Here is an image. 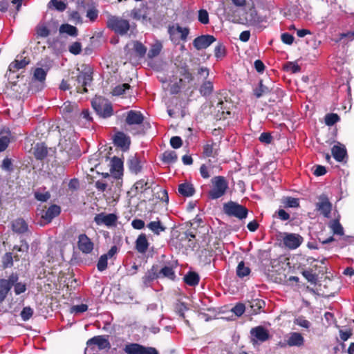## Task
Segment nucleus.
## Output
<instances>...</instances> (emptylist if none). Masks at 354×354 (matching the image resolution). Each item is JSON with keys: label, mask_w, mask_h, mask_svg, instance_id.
Returning <instances> with one entry per match:
<instances>
[{"label": "nucleus", "mask_w": 354, "mask_h": 354, "mask_svg": "<svg viewBox=\"0 0 354 354\" xmlns=\"http://www.w3.org/2000/svg\"><path fill=\"white\" fill-rule=\"evenodd\" d=\"M93 81V71L91 68H86L80 72L76 76H72L69 82L72 86L75 87L77 93H85L88 91L86 86H89Z\"/></svg>", "instance_id": "1"}, {"label": "nucleus", "mask_w": 354, "mask_h": 354, "mask_svg": "<svg viewBox=\"0 0 354 354\" xmlns=\"http://www.w3.org/2000/svg\"><path fill=\"white\" fill-rule=\"evenodd\" d=\"M106 26L115 34L122 36L127 34L131 28V25L128 19H123L119 16L113 15L109 17L106 21Z\"/></svg>", "instance_id": "2"}, {"label": "nucleus", "mask_w": 354, "mask_h": 354, "mask_svg": "<svg viewBox=\"0 0 354 354\" xmlns=\"http://www.w3.org/2000/svg\"><path fill=\"white\" fill-rule=\"evenodd\" d=\"M212 189L208 192L210 199L214 200L222 197L228 189V183L222 176H215L212 179Z\"/></svg>", "instance_id": "3"}, {"label": "nucleus", "mask_w": 354, "mask_h": 354, "mask_svg": "<svg viewBox=\"0 0 354 354\" xmlns=\"http://www.w3.org/2000/svg\"><path fill=\"white\" fill-rule=\"evenodd\" d=\"M91 105L100 117L106 118L111 117L113 113L111 103L104 97H95L91 102Z\"/></svg>", "instance_id": "4"}, {"label": "nucleus", "mask_w": 354, "mask_h": 354, "mask_svg": "<svg viewBox=\"0 0 354 354\" xmlns=\"http://www.w3.org/2000/svg\"><path fill=\"white\" fill-rule=\"evenodd\" d=\"M189 31L188 27H182L179 24L169 25L167 29L169 39L175 45L179 44L180 40L183 42L187 41Z\"/></svg>", "instance_id": "5"}, {"label": "nucleus", "mask_w": 354, "mask_h": 354, "mask_svg": "<svg viewBox=\"0 0 354 354\" xmlns=\"http://www.w3.org/2000/svg\"><path fill=\"white\" fill-rule=\"evenodd\" d=\"M223 212L228 216H233L239 220L245 218L248 214V209L245 206L234 201L225 203Z\"/></svg>", "instance_id": "6"}, {"label": "nucleus", "mask_w": 354, "mask_h": 354, "mask_svg": "<svg viewBox=\"0 0 354 354\" xmlns=\"http://www.w3.org/2000/svg\"><path fill=\"white\" fill-rule=\"evenodd\" d=\"M108 336L106 335H96L89 339L86 342L87 348L85 349V354L89 353L90 351H95L96 346L99 350L109 349L111 344L108 339Z\"/></svg>", "instance_id": "7"}, {"label": "nucleus", "mask_w": 354, "mask_h": 354, "mask_svg": "<svg viewBox=\"0 0 354 354\" xmlns=\"http://www.w3.org/2000/svg\"><path fill=\"white\" fill-rule=\"evenodd\" d=\"M124 351L127 354H159L156 348L145 346L138 343L126 344Z\"/></svg>", "instance_id": "8"}, {"label": "nucleus", "mask_w": 354, "mask_h": 354, "mask_svg": "<svg viewBox=\"0 0 354 354\" xmlns=\"http://www.w3.org/2000/svg\"><path fill=\"white\" fill-rule=\"evenodd\" d=\"M333 205L326 194L318 196V201L315 203V209L326 218L330 217Z\"/></svg>", "instance_id": "9"}, {"label": "nucleus", "mask_w": 354, "mask_h": 354, "mask_svg": "<svg viewBox=\"0 0 354 354\" xmlns=\"http://www.w3.org/2000/svg\"><path fill=\"white\" fill-rule=\"evenodd\" d=\"M303 237L295 233L284 232L283 235V244L290 250L299 248L303 243Z\"/></svg>", "instance_id": "10"}, {"label": "nucleus", "mask_w": 354, "mask_h": 354, "mask_svg": "<svg viewBox=\"0 0 354 354\" xmlns=\"http://www.w3.org/2000/svg\"><path fill=\"white\" fill-rule=\"evenodd\" d=\"M250 335L251 341L253 344H256L258 342H264L270 338L268 330L262 326L252 328Z\"/></svg>", "instance_id": "11"}, {"label": "nucleus", "mask_w": 354, "mask_h": 354, "mask_svg": "<svg viewBox=\"0 0 354 354\" xmlns=\"http://www.w3.org/2000/svg\"><path fill=\"white\" fill-rule=\"evenodd\" d=\"M117 220V215L113 213L106 214L105 213L102 212L96 214L94 217V221L97 225H101L104 224L108 227L115 225Z\"/></svg>", "instance_id": "12"}, {"label": "nucleus", "mask_w": 354, "mask_h": 354, "mask_svg": "<svg viewBox=\"0 0 354 354\" xmlns=\"http://www.w3.org/2000/svg\"><path fill=\"white\" fill-rule=\"evenodd\" d=\"M216 41L214 36L203 35L196 37L193 41L194 47L198 50L205 49Z\"/></svg>", "instance_id": "13"}, {"label": "nucleus", "mask_w": 354, "mask_h": 354, "mask_svg": "<svg viewBox=\"0 0 354 354\" xmlns=\"http://www.w3.org/2000/svg\"><path fill=\"white\" fill-rule=\"evenodd\" d=\"M78 249L84 254H90L94 248V244L90 238L85 234H81L78 236Z\"/></svg>", "instance_id": "14"}, {"label": "nucleus", "mask_w": 354, "mask_h": 354, "mask_svg": "<svg viewBox=\"0 0 354 354\" xmlns=\"http://www.w3.org/2000/svg\"><path fill=\"white\" fill-rule=\"evenodd\" d=\"M113 143L123 151H126L129 149L131 140L124 132L118 131L114 135Z\"/></svg>", "instance_id": "15"}, {"label": "nucleus", "mask_w": 354, "mask_h": 354, "mask_svg": "<svg viewBox=\"0 0 354 354\" xmlns=\"http://www.w3.org/2000/svg\"><path fill=\"white\" fill-rule=\"evenodd\" d=\"M219 145L213 140H208L203 147V155L204 157L215 158L218 155Z\"/></svg>", "instance_id": "16"}, {"label": "nucleus", "mask_w": 354, "mask_h": 354, "mask_svg": "<svg viewBox=\"0 0 354 354\" xmlns=\"http://www.w3.org/2000/svg\"><path fill=\"white\" fill-rule=\"evenodd\" d=\"M125 122L130 127L133 125L140 126L143 124L144 116L140 111L131 110L127 113Z\"/></svg>", "instance_id": "17"}, {"label": "nucleus", "mask_w": 354, "mask_h": 354, "mask_svg": "<svg viewBox=\"0 0 354 354\" xmlns=\"http://www.w3.org/2000/svg\"><path fill=\"white\" fill-rule=\"evenodd\" d=\"M110 171L115 178H120L123 174V161L121 158L113 156L111 160Z\"/></svg>", "instance_id": "18"}, {"label": "nucleus", "mask_w": 354, "mask_h": 354, "mask_svg": "<svg viewBox=\"0 0 354 354\" xmlns=\"http://www.w3.org/2000/svg\"><path fill=\"white\" fill-rule=\"evenodd\" d=\"M61 212V208L57 205H51L47 210L44 211L41 214V218L44 220L46 223H49L52 220L57 216Z\"/></svg>", "instance_id": "19"}, {"label": "nucleus", "mask_w": 354, "mask_h": 354, "mask_svg": "<svg viewBox=\"0 0 354 354\" xmlns=\"http://www.w3.org/2000/svg\"><path fill=\"white\" fill-rule=\"evenodd\" d=\"M149 243L147 235L144 233L140 234L135 242V249L138 253L145 254L148 250Z\"/></svg>", "instance_id": "20"}, {"label": "nucleus", "mask_w": 354, "mask_h": 354, "mask_svg": "<svg viewBox=\"0 0 354 354\" xmlns=\"http://www.w3.org/2000/svg\"><path fill=\"white\" fill-rule=\"evenodd\" d=\"M30 63V59L28 57H22L21 59H15L13 62H12L9 66L8 71L11 73H16L20 69L25 68L26 66H28Z\"/></svg>", "instance_id": "21"}, {"label": "nucleus", "mask_w": 354, "mask_h": 354, "mask_svg": "<svg viewBox=\"0 0 354 354\" xmlns=\"http://www.w3.org/2000/svg\"><path fill=\"white\" fill-rule=\"evenodd\" d=\"M189 232H192L194 234H196V236L199 239H202L203 241L209 242V234H208V228L205 225H197V228L191 225V227L187 230ZM209 243H207V246H208Z\"/></svg>", "instance_id": "22"}, {"label": "nucleus", "mask_w": 354, "mask_h": 354, "mask_svg": "<svg viewBox=\"0 0 354 354\" xmlns=\"http://www.w3.org/2000/svg\"><path fill=\"white\" fill-rule=\"evenodd\" d=\"M265 306L266 303L263 300L255 299L249 301L247 310L251 315H257L261 312V310L265 307Z\"/></svg>", "instance_id": "23"}, {"label": "nucleus", "mask_w": 354, "mask_h": 354, "mask_svg": "<svg viewBox=\"0 0 354 354\" xmlns=\"http://www.w3.org/2000/svg\"><path fill=\"white\" fill-rule=\"evenodd\" d=\"M127 166L129 171L134 174H138L142 170V165L140 158L136 156H131L127 160Z\"/></svg>", "instance_id": "24"}, {"label": "nucleus", "mask_w": 354, "mask_h": 354, "mask_svg": "<svg viewBox=\"0 0 354 354\" xmlns=\"http://www.w3.org/2000/svg\"><path fill=\"white\" fill-rule=\"evenodd\" d=\"M331 152L333 158L337 162H342L347 156L346 149L344 145H334L331 149Z\"/></svg>", "instance_id": "25"}, {"label": "nucleus", "mask_w": 354, "mask_h": 354, "mask_svg": "<svg viewBox=\"0 0 354 354\" xmlns=\"http://www.w3.org/2000/svg\"><path fill=\"white\" fill-rule=\"evenodd\" d=\"M158 278H159L158 266L153 265L142 277V280L145 285H148Z\"/></svg>", "instance_id": "26"}, {"label": "nucleus", "mask_w": 354, "mask_h": 354, "mask_svg": "<svg viewBox=\"0 0 354 354\" xmlns=\"http://www.w3.org/2000/svg\"><path fill=\"white\" fill-rule=\"evenodd\" d=\"M12 229L17 234H24L28 231V225L23 218H19L12 221Z\"/></svg>", "instance_id": "27"}, {"label": "nucleus", "mask_w": 354, "mask_h": 354, "mask_svg": "<svg viewBox=\"0 0 354 354\" xmlns=\"http://www.w3.org/2000/svg\"><path fill=\"white\" fill-rule=\"evenodd\" d=\"M33 154L38 160H43L48 156V148L44 143H37L33 148Z\"/></svg>", "instance_id": "28"}, {"label": "nucleus", "mask_w": 354, "mask_h": 354, "mask_svg": "<svg viewBox=\"0 0 354 354\" xmlns=\"http://www.w3.org/2000/svg\"><path fill=\"white\" fill-rule=\"evenodd\" d=\"M178 193L184 197L192 196L195 193V189L192 184L189 183H183L178 185Z\"/></svg>", "instance_id": "29"}, {"label": "nucleus", "mask_w": 354, "mask_h": 354, "mask_svg": "<svg viewBox=\"0 0 354 354\" xmlns=\"http://www.w3.org/2000/svg\"><path fill=\"white\" fill-rule=\"evenodd\" d=\"M272 89L267 85L263 84V81L261 80L258 86L253 90V94L257 98L266 95L271 92Z\"/></svg>", "instance_id": "30"}, {"label": "nucleus", "mask_w": 354, "mask_h": 354, "mask_svg": "<svg viewBox=\"0 0 354 354\" xmlns=\"http://www.w3.org/2000/svg\"><path fill=\"white\" fill-rule=\"evenodd\" d=\"M304 337L300 333H292L287 340V344L290 346H300L304 344Z\"/></svg>", "instance_id": "31"}, {"label": "nucleus", "mask_w": 354, "mask_h": 354, "mask_svg": "<svg viewBox=\"0 0 354 354\" xmlns=\"http://www.w3.org/2000/svg\"><path fill=\"white\" fill-rule=\"evenodd\" d=\"M183 279L186 284L190 286H195L198 284L200 277L198 273L189 271L185 275Z\"/></svg>", "instance_id": "32"}, {"label": "nucleus", "mask_w": 354, "mask_h": 354, "mask_svg": "<svg viewBox=\"0 0 354 354\" xmlns=\"http://www.w3.org/2000/svg\"><path fill=\"white\" fill-rule=\"evenodd\" d=\"M214 91L213 83L209 80H205L199 88V93L203 97L209 96Z\"/></svg>", "instance_id": "33"}, {"label": "nucleus", "mask_w": 354, "mask_h": 354, "mask_svg": "<svg viewBox=\"0 0 354 354\" xmlns=\"http://www.w3.org/2000/svg\"><path fill=\"white\" fill-rule=\"evenodd\" d=\"M246 19L248 22L252 26H256L262 21L261 17L258 15L255 9L251 8L247 12Z\"/></svg>", "instance_id": "34"}, {"label": "nucleus", "mask_w": 354, "mask_h": 354, "mask_svg": "<svg viewBox=\"0 0 354 354\" xmlns=\"http://www.w3.org/2000/svg\"><path fill=\"white\" fill-rule=\"evenodd\" d=\"M177 68L180 75L186 79L188 82H192L194 80V76L190 73L189 66L185 62L178 65Z\"/></svg>", "instance_id": "35"}, {"label": "nucleus", "mask_w": 354, "mask_h": 354, "mask_svg": "<svg viewBox=\"0 0 354 354\" xmlns=\"http://www.w3.org/2000/svg\"><path fill=\"white\" fill-rule=\"evenodd\" d=\"M147 227L156 235H159L160 232H164L166 230V227L159 220L151 221L147 224Z\"/></svg>", "instance_id": "36"}, {"label": "nucleus", "mask_w": 354, "mask_h": 354, "mask_svg": "<svg viewBox=\"0 0 354 354\" xmlns=\"http://www.w3.org/2000/svg\"><path fill=\"white\" fill-rule=\"evenodd\" d=\"M62 113L66 116H70L71 113L74 111H77V105L75 103H72L71 102H66L63 104V105L60 108Z\"/></svg>", "instance_id": "37"}, {"label": "nucleus", "mask_w": 354, "mask_h": 354, "mask_svg": "<svg viewBox=\"0 0 354 354\" xmlns=\"http://www.w3.org/2000/svg\"><path fill=\"white\" fill-rule=\"evenodd\" d=\"M159 278L166 277L171 280H174L176 278L175 272L171 266H164L160 270L158 269Z\"/></svg>", "instance_id": "38"}, {"label": "nucleus", "mask_w": 354, "mask_h": 354, "mask_svg": "<svg viewBox=\"0 0 354 354\" xmlns=\"http://www.w3.org/2000/svg\"><path fill=\"white\" fill-rule=\"evenodd\" d=\"M236 275L240 278H243L250 274L251 270L248 266H246L245 262L241 261L239 263L236 267Z\"/></svg>", "instance_id": "39"}, {"label": "nucleus", "mask_w": 354, "mask_h": 354, "mask_svg": "<svg viewBox=\"0 0 354 354\" xmlns=\"http://www.w3.org/2000/svg\"><path fill=\"white\" fill-rule=\"evenodd\" d=\"M178 159L177 154L174 151H165L162 153V160L167 164H173Z\"/></svg>", "instance_id": "40"}, {"label": "nucleus", "mask_w": 354, "mask_h": 354, "mask_svg": "<svg viewBox=\"0 0 354 354\" xmlns=\"http://www.w3.org/2000/svg\"><path fill=\"white\" fill-rule=\"evenodd\" d=\"M77 28L68 24H62L59 28L60 33H66L67 35L73 37L77 35Z\"/></svg>", "instance_id": "41"}, {"label": "nucleus", "mask_w": 354, "mask_h": 354, "mask_svg": "<svg viewBox=\"0 0 354 354\" xmlns=\"http://www.w3.org/2000/svg\"><path fill=\"white\" fill-rule=\"evenodd\" d=\"M152 183L148 181V180L140 179L138 180L135 184V189L137 192H143L144 191L149 189L151 186Z\"/></svg>", "instance_id": "42"}, {"label": "nucleus", "mask_w": 354, "mask_h": 354, "mask_svg": "<svg viewBox=\"0 0 354 354\" xmlns=\"http://www.w3.org/2000/svg\"><path fill=\"white\" fill-rule=\"evenodd\" d=\"M282 203L284 205V207H299L300 206L299 205V200L297 198H293L291 196H287L282 199Z\"/></svg>", "instance_id": "43"}, {"label": "nucleus", "mask_w": 354, "mask_h": 354, "mask_svg": "<svg viewBox=\"0 0 354 354\" xmlns=\"http://www.w3.org/2000/svg\"><path fill=\"white\" fill-rule=\"evenodd\" d=\"M133 50L140 58L145 57L147 53V48L140 41H133Z\"/></svg>", "instance_id": "44"}, {"label": "nucleus", "mask_w": 354, "mask_h": 354, "mask_svg": "<svg viewBox=\"0 0 354 354\" xmlns=\"http://www.w3.org/2000/svg\"><path fill=\"white\" fill-rule=\"evenodd\" d=\"M162 46L160 43L157 42L155 44L152 45L151 48L148 52V57L152 59L153 57H157L162 50Z\"/></svg>", "instance_id": "45"}, {"label": "nucleus", "mask_w": 354, "mask_h": 354, "mask_svg": "<svg viewBox=\"0 0 354 354\" xmlns=\"http://www.w3.org/2000/svg\"><path fill=\"white\" fill-rule=\"evenodd\" d=\"M226 55V48L221 42L217 44L214 48V56L216 59H222Z\"/></svg>", "instance_id": "46"}, {"label": "nucleus", "mask_w": 354, "mask_h": 354, "mask_svg": "<svg viewBox=\"0 0 354 354\" xmlns=\"http://www.w3.org/2000/svg\"><path fill=\"white\" fill-rule=\"evenodd\" d=\"M218 107V116L220 117V119H226L228 115H230L231 112L224 106V102L221 101L217 104Z\"/></svg>", "instance_id": "47"}, {"label": "nucleus", "mask_w": 354, "mask_h": 354, "mask_svg": "<svg viewBox=\"0 0 354 354\" xmlns=\"http://www.w3.org/2000/svg\"><path fill=\"white\" fill-rule=\"evenodd\" d=\"M340 120L339 116L337 113H328L325 115V124L328 126H333Z\"/></svg>", "instance_id": "48"}, {"label": "nucleus", "mask_w": 354, "mask_h": 354, "mask_svg": "<svg viewBox=\"0 0 354 354\" xmlns=\"http://www.w3.org/2000/svg\"><path fill=\"white\" fill-rule=\"evenodd\" d=\"M131 88V86L127 83H124L116 86L112 91L113 95L119 96L125 93L127 90Z\"/></svg>", "instance_id": "49"}, {"label": "nucleus", "mask_w": 354, "mask_h": 354, "mask_svg": "<svg viewBox=\"0 0 354 354\" xmlns=\"http://www.w3.org/2000/svg\"><path fill=\"white\" fill-rule=\"evenodd\" d=\"M131 15L133 19L136 20L146 19L147 18L146 11H144L142 8H134L131 10Z\"/></svg>", "instance_id": "50"}, {"label": "nucleus", "mask_w": 354, "mask_h": 354, "mask_svg": "<svg viewBox=\"0 0 354 354\" xmlns=\"http://www.w3.org/2000/svg\"><path fill=\"white\" fill-rule=\"evenodd\" d=\"M330 227L331 230H333V233L335 234H338V235H343L344 234L343 227L340 224V223H339L338 219L333 220L331 222V223L330 225Z\"/></svg>", "instance_id": "51"}, {"label": "nucleus", "mask_w": 354, "mask_h": 354, "mask_svg": "<svg viewBox=\"0 0 354 354\" xmlns=\"http://www.w3.org/2000/svg\"><path fill=\"white\" fill-rule=\"evenodd\" d=\"M14 258L16 261L19 260V258L17 257V256H15ZM12 265H13V257H12V253H10V252L6 253L3 257V267L4 268H6L8 267H12Z\"/></svg>", "instance_id": "52"}, {"label": "nucleus", "mask_w": 354, "mask_h": 354, "mask_svg": "<svg viewBox=\"0 0 354 354\" xmlns=\"http://www.w3.org/2000/svg\"><path fill=\"white\" fill-rule=\"evenodd\" d=\"M187 310L188 308L185 303L184 302L178 301L175 305V311L183 319L185 318V312L187 311Z\"/></svg>", "instance_id": "53"}, {"label": "nucleus", "mask_w": 354, "mask_h": 354, "mask_svg": "<svg viewBox=\"0 0 354 354\" xmlns=\"http://www.w3.org/2000/svg\"><path fill=\"white\" fill-rule=\"evenodd\" d=\"M302 275L310 283L315 284L317 280V276L312 270L302 271Z\"/></svg>", "instance_id": "54"}, {"label": "nucleus", "mask_w": 354, "mask_h": 354, "mask_svg": "<svg viewBox=\"0 0 354 354\" xmlns=\"http://www.w3.org/2000/svg\"><path fill=\"white\" fill-rule=\"evenodd\" d=\"M198 20L202 24H208L209 23V18L208 12L205 9L198 10Z\"/></svg>", "instance_id": "55"}, {"label": "nucleus", "mask_w": 354, "mask_h": 354, "mask_svg": "<svg viewBox=\"0 0 354 354\" xmlns=\"http://www.w3.org/2000/svg\"><path fill=\"white\" fill-rule=\"evenodd\" d=\"M47 73L42 68H36L34 71V77L39 82H44L46 80Z\"/></svg>", "instance_id": "56"}, {"label": "nucleus", "mask_w": 354, "mask_h": 354, "mask_svg": "<svg viewBox=\"0 0 354 354\" xmlns=\"http://www.w3.org/2000/svg\"><path fill=\"white\" fill-rule=\"evenodd\" d=\"M33 315V310L30 306L24 307L21 311L20 315L24 321L29 320Z\"/></svg>", "instance_id": "57"}, {"label": "nucleus", "mask_w": 354, "mask_h": 354, "mask_svg": "<svg viewBox=\"0 0 354 354\" xmlns=\"http://www.w3.org/2000/svg\"><path fill=\"white\" fill-rule=\"evenodd\" d=\"M107 261L108 259L106 258V255L102 254L100 257L97 263V268L99 271L102 272L107 268Z\"/></svg>", "instance_id": "58"}, {"label": "nucleus", "mask_w": 354, "mask_h": 354, "mask_svg": "<svg viewBox=\"0 0 354 354\" xmlns=\"http://www.w3.org/2000/svg\"><path fill=\"white\" fill-rule=\"evenodd\" d=\"M68 50L73 55H79L82 52V44L79 41L73 42L69 47Z\"/></svg>", "instance_id": "59"}, {"label": "nucleus", "mask_w": 354, "mask_h": 354, "mask_svg": "<svg viewBox=\"0 0 354 354\" xmlns=\"http://www.w3.org/2000/svg\"><path fill=\"white\" fill-rule=\"evenodd\" d=\"M294 323L301 327L308 329L310 326V323L308 320L306 319L304 317L300 316L295 319Z\"/></svg>", "instance_id": "60"}, {"label": "nucleus", "mask_w": 354, "mask_h": 354, "mask_svg": "<svg viewBox=\"0 0 354 354\" xmlns=\"http://www.w3.org/2000/svg\"><path fill=\"white\" fill-rule=\"evenodd\" d=\"M34 196L35 199L41 202H46L50 198V194L48 192H46L44 193L35 192L34 193Z\"/></svg>", "instance_id": "61"}, {"label": "nucleus", "mask_w": 354, "mask_h": 354, "mask_svg": "<svg viewBox=\"0 0 354 354\" xmlns=\"http://www.w3.org/2000/svg\"><path fill=\"white\" fill-rule=\"evenodd\" d=\"M259 140L261 143L270 144L273 140V138L270 132H263L260 135Z\"/></svg>", "instance_id": "62"}, {"label": "nucleus", "mask_w": 354, "mask_h": 354, "mask_svg": "<svg viewBox=\"0 0 354 354\" xmlns=\"http://www.w3.org/2000/svg\"><path fill=\"white\" fill-rule=\"evenodd\" d=\"M247 307L243 304L239 303L235 305V306L232 309V311L238 317L241 316Z\"/></svg>", "instance_id": "63"}, {"label": "nucleus", "mask_w": 354, "mask_h": 354, "mask_svg": "<svg viewBox=\"0 0 354 354\" xmlns=\"http://www.w3.org/2000/svg\"><path fill=\"white\" fill-rule=\"evenodd\" d=\"M170 145L174 149H178L183 145V140L179 136H173L170 139Z\"/></svg>", "instance_id": "64"}]
</instances>
